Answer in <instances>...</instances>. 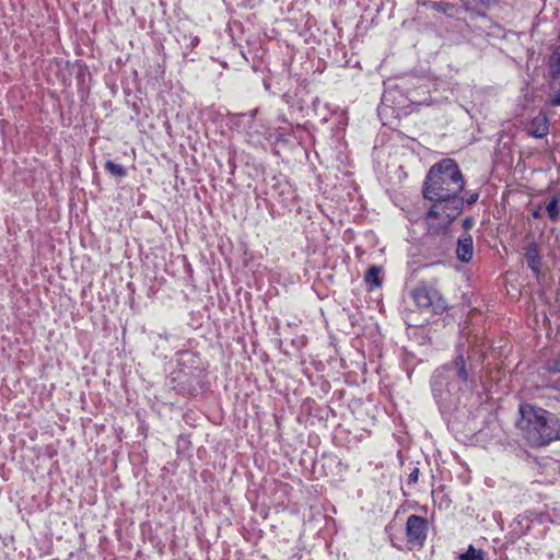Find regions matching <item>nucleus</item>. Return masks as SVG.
I'll use <instances>...</instances> for the list:
<instances>
[{
	"label": "nucleus",
	"instance_id": "1",
	"mask_svg": "<svg viewBox=\"0 0 560 560\" xmlns=\"http://www.w3.org/2000/svg\"><path fill=\"white\" fill-rule=\"evenodd\" d=\"M464 187V176L454 160L444 159L430 167L423 185L424 198L433 202L427 217L430 225L439 219V225L446 228L460 214Z\"/></svg>",
	"mask_w": 560,
	"mask_h": 560
},
{
	"label": "nucleus",
	"instance_id": "2",
	"mask_svg": "<svg viewBox=\"0 0 560 560\" xmlns=\"http://www.w3.org/2000/svg\"><path fill=\"white\" fill-rule=\"evenodd\" d=\"M520 415L517 427L529 445L540 447L560 440V419L555 413L525 404Z\"/></svg>",
	"mask_w": 560,
	"mask_h": 560
},
{
	"label": "nucleus",
	"instance_id": "3",
	"mask_svg": "<svg viewBox=\"0 0 560 560\" xmlns=\"http://www.w3.org/2000/svg\"><path fill=\"white\" fill-rule=\"evenodd\" d=\"M410 296L420 312L434 314L444 310V301L440 293L431 287L419 284L411 292Z\"/></svg>",
	"mask_w": 560,
	"mask_h": 560
},
{
	"label": "nucleus",
	"instance_id": "4",
	"mask_svg": "<svg viewBox=\"0 0 560 560\" xmlns=\"http://www.w3.org/2000/svg\"><path fill=\"white\" fill-rule=\"evenodd\" d=\"M427 521L418 515H410L406 523L407 541L415 546H422L427 538Z\"/></svg>",
	"mask_w": 560,
	"mask_h": 560
},
{
	"label": "nucleus",
	"instance_id": "5",
	"mask_svg": "<svg viewBox=\"0 0 560 560\" xmlns=\"http://www.w3.org/2000/svg\"><path fill=\"white\" fill-rule=\"evenodd\" d=\"M457 258L463 262H469L474 255L472 237L469 234H463L457 242Z\"/></svg>",
	"mask_w": 560,
	"mask_h": 560
},
{
	"label": "nucleus",
	"instance_id": "6",
	"mask_svg": "<svg viewBox=\"0 0 560 560\" xmlns=\"http://www.w3.org/2000/svg\"><path fill=\"white\" fill-rule=\"evenodd\" d=\"M549 132V124L548 119L545 116H537L533 118L527 128V133L530 137L541 139L546 137Z\"/></svg>",
	"mask_w": 560,
	"mask_h": 560
},
{
	"label": "nucleus",
	"instance_id": "7",
	"mask_svg": "<svg viewBox=\"0 0 560 560\" xmlns=\"http://www.w3.org/2000/svg\"><path fill=\"white\" fill-rule=\"evenodd\" d=\"M549 75L552 80L560 79V45L557 46L548 60Z\"/></svg>",
	"mask_w": 560,
	"mask_h": 560
},
{
	"label": "nucleus",
	"instance_id": "8",
	"mask_svg": "<svg viewBox=\"0 0 560 560\" xmlns=\"http://www.w3.org/2000/svg\"><path fill=\"white\" fill-rule=\"evenodd\" d=\"M381 272H382V268L378 266H371L368 269V271L364 276V281L369 285V290H374V289L381 287V284H382V280L380 277Z\"/></svg>",
	"mask_w": 560,
	"mask_h": 560
},
{
	"label": "nucleus",
	"instance_id": "9",
	"mask_svg": "<svg viewBox=\"0 0 560 560\" xmlns=\"http://www.w3.org/2000/svg\"><path fill=\"white\" fill-rule=\"evenodd\" d=\"M454 370L459 380L463 382L468 381V372L466 370V361L463 353H458L454 361Z\"/></svg>",
	"mask_w": 560,
	"mask_h": 560
},
{
	"label": "nucleus",
	"instance_id": "10",
	"mask_svg": "<svg viewBox=\"0 0 560 560\" xmlns=\"http://www.w3.org/2000/svg\"><path fill=\"white\" fill-rule=\"evenodd\" d=\"M104 167L112 176L124 177L127 175L125 167L113 161H106Z\"/></svg>",
	"mask_w": 560,
	"mask_h": 560
},
{
	"label": "nucleus",
	"instance_id": "11",
	"mask_svg": "<svg viewBox=\"0 0 560 560\" xmlns=\"http://www.w3.org/2000/svg\"><path fill=\"white\" fill-rule=\"evenodd\" d=\"M460 560H485V552L481 549H476L474 546H469L466 552L459 556Z\"/></svg>",
	"mask_w": 560,
	"mask_h": 560
},
{
	"label": "nucleus",
	"instance_id": "12",
	"mask_svg": "<svg viewBox=\"0 0 560 560\" xmlns=\"http://www.w3.org/2000/svg\"><path fill=\"white\" fill-rule=\"evenodd\" d=\"M547 212L551 220H556L559 215L558 200L553 198L547 205Z\"/></svg>",
	"mask_w": 560,
	"mask_h": 560
},
{
	"label": "nucleus",
	"instance_id": "13",
	"mask_svg": "<svg viewBox=\"0 0 560 560\" xmlns=\"http://www.w3.org/2000/svg\"><path fill=\"white\" fill-rule=\"evenodd\" d=\"M466 7H470L471 9H478L480 7L487 5L490 0H462Z\"/></svg>",
	"mask_w": 560,
	"mask_h": 560
},
{
	"label": "nucleus",
	"instance_id": "14",
	"mask_svg": "<svg viewBox=\"0 0 560 560\" xmlns=\"http://www.w3.org/2000/svg\"><path fill=\"white\" fill-rule=\"evenodd\" d=\"M419 478V468L415 467L411 472L409 474L408 481L409 483H416Z\"/></svg>",
	"mask_w": 560,
	"mask_h": 560
},
{
	"label": "nucleus",
	"instance_id": "15",
	"mask_svg": "<svg viewBox=\"0 0 560 560\" xmlns=\"http://www.w3.org/2000/svg\"><path fill=\"white\" fill-rule=\"evenodd\" d=\"M549 104L552 106H560V92L556 93L550 100Z\"/></svg>",
	"mask_w": 560,
	"mask_h": 560
},
{
	"label": "nucleus",
	"instance_id": "16",
	"mask_svg": "<svg viewBox=\"0 0 560 560\" xmlns=\"http://www.w3.org/2000/svg\"><path fill=\"white\" fill-rule=\"evenodd\" d=\"M549 370L553 373H560V361H553L550 365H549Z\"/></svg>",
	"mask_w": 560,
	"mask_h": 560
},
{
	"label": "nucleus",
	"instance_id": "17",
	"mask_svg": "<svg viewBox=\"0 0 560 560\" xmlns=\"http://www.w3.org/2000/svg\"><path fill=\"white\" fill-rule=\"evenodd\" d=\"M478 197H479V195H478L477 192L471 194V195L467 198L466 202H467L468 205H472V203L477 202Z\"/></svg>",
	"mask_w": 560,
	"mask_h": 560
},
{
	"label": "nucleus",
	"instance_id": "18",
	"mask_svg": "<svg viewBox=\"0 0 560 560\" xmlns=\"http://www.w3.org/2000/svg\"><path fill=\"white\" fill-rule=\"evenodd\" d=\"M528 261H529V266L532 267V269L537 271L538 270L537 265L539 264V261L536 260L535 257H532V258L528 257Z\"/></svg>",
	"mask_w": 560,
	"mask_h": 560
},
{
	"label": "nucleus",
	"instance_id": "19",
	"mask_svg": "<svg viewBox=\"0 0 560 560\" xmlns=\"http://www.w3.org/2000/svg\"><path fill=\"white\" fill-rule=\"evenodd\" d=\"M472 225V220L471 219H465L464 221V226L465 228H470Z\"/></svg>",
	"mask_w": 560,
	"mask_h": 560
}]
</instances>
